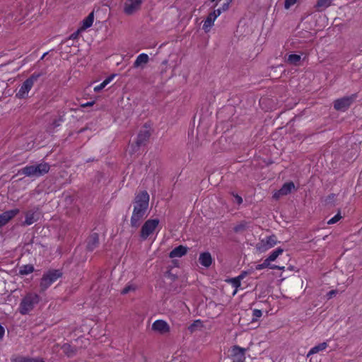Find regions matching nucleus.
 I'll list each match as a JSON object with an SVG mask.
<instances>
[{
    "label": "nucleus",
    "mask_w": 362,
    "mask_h": 362,
    "mask_svg": "<svg viewBox=\"0 0 362 362\" xmlns=\"http://www.w3.org/2000/svg\"><path fill=\"white\" fill-rule=\"evenodd\" d=\"M149 194L146 191H142L135 196L133 205L134 209L131 217L132 227L138 228L141 221L147 216Z\"/></svg>",
    "instance_id": "obj_1"
},
{
    "label": "nucleus",
    "mask_w": 362,
    "mask_h": 362,
    "mask_svg": "<svg viewBox=\"0 0 362 362\" xmlns=\"http://www.w3.org/2000/svg\"><path fill=\"white\" fill-rule=\"evenodd\" d=\"M50 166L47 163H41L37 165H27L18 171L21 175L28 177H40L49 170Z\"/></svg>",
    "instance_id": "obj_2"
},
{
    "label": "nucleus",
    "mask_w": 362,
    "mask_h": 362,
    "mask_svg": "<svg viewBox=\"0 0 362 362\" xmlns=\"http://www.w3.org/2000/svg\"><path fill=\"white\" fill-rule=\"evenodd\" d=\"M40 301V296L33 293H28L21 300L19 306V312L22 315H26L31 311L35 305Z\"/></svg>",
    "instance_id": "obj_3"
},
{
    "label": "nucleus",
    "mask_w": 362,
    "mask_h": 362,
    "mask_svg": "<svg viewBox=\"0 0 362 362\" xmlns=\"http://www.w3.org/2000/svg\"><path fill=\"white\" fill-rule=\"evenodd\" d=\"M62 276L59 269H52L42 275L40 284V292L46 291L54 282Z\"/></svg>",
    "instance_id": "obj_4"
},
{
    "label": "nucleus",
    "mask_w": 362,
    "mask_h": 362,
    "mask_svg": "<svg viewBox=\"0 0 362 362\" xmlns=\"http://www.w3.org/2000/svg\"><path fill=\"white\" fill-rule=\"evenodd\" d=\"M42 76L41 73H33L29 78H28L20 87L16 97L18 98H24L31 90L34 83L37 81L39 78Z\"/></svg>",
    "instance_id": "obj_5"
},
{
    "label": "nucleus",
    "mask_w": 362,
    "mask_h": 362,
    "mask_svg": "<svg viewBox=\"0 0 362 362\" xmlns=\"http://www.w3.org/2000/svg\"><path fill=\"white\" fill-rule=\"evenodd\" d=\"M159 220L158 218L147 220L141 227L140 237L142 240H146L148 236L152 235L156 228L158 226Z\"/></svg>",
    "instance_id": "obj_6"
},
{
    "label": "nucleus",
    "mask_w": 362,
    "mask_h": 362,
    "mask_svg": "<svg viewBox=\"0 0 362 362\" xmlns=\"http://www.w3.org/2000/svg\"><path fill=\"white\" fill-rule=\"evenodd\" d=\"M356 98V94H352L349 96H344L343 98L337 99L334 102V107L336 110L344 112L349 108Z\"/></svg>",
    "instance_id": "obj_7"
},
{
    "label": "nucleus",
    "mask_w": 362,
    "mask_h": 362,
    "mask_svg": "<svg viewBox=\"0 0 362 362\" xmlns=\"http://www.w3.org/2000/svg\"><path fill=\"white\" fill-rule=\"evenodd\" d=\"M143 0H124L123 11L127 16H132L138 11L141 6Z\"/></svg>",
    "instance_id": "obj_8"
},
{
    "label": "nucleus",
    "mask_w": 362,
    "mask_h": 362,
    "mask_svg": "<svg viewBox=\"0 0 362 362\" xmlns=\"http://www.w3.org/2000/svg\"><path fill=\"white\" fill-rule=\"evenodd\" d=\"M277 238L275 235L267 236L257 244L256 248L260 252H264L273 247L277 243Z\"/></svg>",
    "instance_id": "obj_9"
},
{
    "label": "nucleus",
    "mask_w": 362,
    "mask_h": 362,
    "mask_svg": "<svg viewBox=\"0 0 362 362\" xmlns=\"http://www.w3.org/2000/svg\"><path fill=\"white\" fill-rule=\"evenodd\" d=\"M151 136V132L147 129L140 130L137 135L135 145L132 146L133 151L136 152L141 146L146 145Z\"/></svg>",
    "instance_id": "obj_10"
},
{
    "label": "nucleus",
    "mask_w": 362,
    "mask_h": 362,
    "mask_svg": "<svg viewBox=\"0 0 362 362\" xmlns=\"http://www.w3.org/2000/svg\"><path fill=\"white\" fill-rule=\"evenodd\" d=\"M247 349L235 345L231 347L230 358L232 362H245Z\"/></svg>",
    "instance_id": "obj_11"
},
{
    "label": "nucleus",
    "mask_w": 362,
    "mask_h": 362,
    "mask_svg": "<svg viewBox=\"0 0 362 362\" xmlns=\"http://www.w3.org/2000/svg\"><path fill=\"white\" fill-rule=\"evenodd\" d=\"M20 212L18 209H14L4 211L0 214V228L6 225L13 218Z\"/></svg>",
    "instance_id": "obj_12"
},
{
    "label": "nucleus",
    "mask_w": 362,
    "mask_h": 362,
    "mask_svg": "<svg viewBox=\"0 0 362 362\" xmlns=\"http://www.w3.org/2000/svg\"><path fill=\"white\" fill-rule=\"evenodd\" d=\"M99 235L97 233H93L87 239L86 248L88 251L92 252L99 246Z\"/></svg>",
    "instance_id": "obj_13"
},
{
    "label": "nucleus",
    "mask_w": 362,
    "mask_h": 362,
    "mask_svg": "<svg viewBox=\"0 0 362 362\" xmlns=\"http://www.w3.org/2000/svg\"><path fill=\"white\" fill-rule=\"evenodd\" d=\"M152 329L160 334H165L170 331V327L165 321L158 320L153 323Z\"/></svg>",
    "instance_id": "obj_14"
},
{
    "label": "nucleus",
    "mask_w": 362,
    "mask_h": 362,
    "mask_svg": "<svg viewBox=\"0 0 362 362\" xmlns=\"http://www.w3.org/2000/svg\"><path fill=\"white\" fill-rule=\"evenodd\" d=\"M25 219L21 223L22 226H30L33 223L36 222L39 218V215L36 211L33 210H29L25 212Z\"/></svg>",
    "instance_id": "obj_15"
},
{
    "label": "nucleus",
    "mask_w": 362,
    "mask_h": 362,
    "mask_svg": "<svg viewBox=\"0 0 362 362\" xmlns=\"http://www.w3.org/2000/svg\"><path fill=\"white\" fill-rule=\"evenodd\" d=\"M149 61V57L148 54L145 53L140 54L136 59L135 62L133 64L134 68H144L146 64H148Z\"/></svg>",
    "instance_id": "obj_16"
},
{
    "label": "nucleus",
    "mask_w": 362,
    "mask_h": 362,
    "mask_svg": "<svg viewBox=\"0 0 362 362\" xmlns=\"http://www.w3.org/2000/svg\"><path fill=\"white\" fill-rule=\"evenodd\" d=\"M188 248L184 245L175 247L169 254L170 258L181 257L187 254Z\"/></svg>",
    "instance_id": "obj_17"
},
{
    "label": "nucleus",
    "mask_w": 362,
    "mask_h": 362,
    "mask_svg": "<svg viewBox=\"0 0 362 362\" xmlns=\"http://www.w3.org/2000/svg\"><path fill=\"white\" fill-rule=\"evenodd\" d=\"M199 262L202 266L205 267H210L212 263V257L210 252H202L199 257Z\"/></svg>",
    "instance_id": "obj_18"
},
{
    "label": "nucleus",
    "mask_w": 362,
    "mask_h": 362,
    "mask_svg": "<svg viewBox=\"0 0 362 362\" xmlns=\"http://www.w3.org/2000/svg\"><path fill=\"white\" fill-rule=\"evenodd\" d=\"M12 362H45L42 358H30L23 356H16L11 358Z\"/></svg>",
    "instance_id": "obj_19"
},
{
    "label": "nucleus",
    "mask_w": 362,
    "mask_h": 362,
    "mask_svg": "<svg viewBox=\"0 0 362 362\" xmlns=\"http://www.w3.org/2000/svg\"><path fill=\"white\" fill-rule=\"evenodd\" d=\"M62 349L64 354L69 358L73 357L77 352L76 347L72 346L71 344L67 343L62 345Z\"/></svg>",
    "instance_id": "obj_20"
},
{
    "label": "nucleus",
    "mask_w": 362,
    "mask_h": 362,
    "mask_svg": "<svg viewBox=\"0 0 362 362\" xmlns=\"http://www.w3.org/2000/svg\"><path fill=\"white\" fill-rule=\"evenodd\" d=\"M295 189V185L293 182H288L284 183L281 189L279 190V194H281L283 196L287 195L291 192L293 189Z\"/></svg>",
    "instance_id": "obj_21"
},
{
    "label": "nucleus",
    "mask_w": 362,
    "mask_h": 362,
    "mask_svg": "<svg viewBox=\"0 0 362 362\" xmlns=\"http://www.w3.org/2000/svg\"><path fill=\"white\" fill-rule=\"evenodd\" d=\"M216 20V16L215 15H211V13H209L206 18L205 19V21H204V24H203V30L206 32V33H208L211 28L214 25V23Z\"/></svg>",
    "instance_id": "obj_22"
},
{
    "label": "nucleus",
    "mask_w": 362,
    "mask_h": 362,
    "mask_svg": "<svg viewBox=\"0 0 362 362\" xmlns=\"http://www.w3.org/2000/svg\"><path fill=\"white\" fill-rule=\"evenodd\" d=\"M332 1V0H317L315 7L317 11H323L331 5Z\"/></svg>",
    "instance_id": "obj_23"
},
{
    "label": "nucleus",
    "mask_w": 362,
    "mask_h": 362,
    "mask_svg": "<svg viewBox=\"0 0 362 362\" xmlns=\"http://www.w3.org/2000/svg\"><path fill=\"white\" fill-rule=\"evenodd\" d=\"M93 20H94V13H93V11H92L82 21V26L81 28V30H84L90 28L93 25Z\"/></svg>",
    "instance_id": "obj_24"
},
{
    "label": "nucleus",
    "mask_w": 362,
    "mask_h": 362,
    "mask_svg": "<svg viewBox=\"0 0 362 362\" xmlns=\"http://www.w3.org/2000/svg\"><path fill=\"white\" fill-rule=\"evenodd\" d=\"M249 227V223L245 221H242L238 224L234 226L233 231L236 233H242L245 231Z\"/></svg>",
    "instance_id": "obj_25"
},
{
    "label": "nucleus",
    "mask_w": 362,
    "mask_h": 362,
    "mask_svg": "<svg viewBox=\"0 0 362 362\" xmlns=\"http://www.w3.org/2000/svg\"><path fill=\"white\" fill-rule=\"evenodd\" d=\"M327 347V344L326 342H322L319 344L317 346L313 347L308 352L307 357H309L310 355L315 354L320 351L325 350Z\"/></svg>",
    "instance_id": "obj_26"
},
{
    "label": "nucleus",
    "mask_w": 362,
    "mask_h": 362,
    "mask_svg": "<svg viewBox=\"0 0 362 362\" xmlns=\"http://www.w3.org/2000/svg\"><path fill=\"white\" fill-rule=\"evenodd\" d=\"M115 77V75H111L106 78L100 85L95 86L94 88L95 92H100L101 90H103L108 83H110V81L112 80V78Z\"/></svg>",
    "instance_id": "obj_27"
},
{
    "label": "nucleus",
    "mask_w": 362,
    "mask_h": 362,
    "mask_svg": "<svg viewBox=\"0 0 362 362\" xmlns=\"http://www.w3.org/2000/svg\"><path fill=\"white\" fill-rule=\"evenodd\" d=\"M34 271V267L31 264H25L20 268L19 274L21 275H27Z\"/></svg>",
    "instance_id": "obj_28"
},
{
    "label": "nucleus",
    "mask_w": 362,
    "mask_h": 362,
    "mask_svg": "<svg viewBox=\"0 0 362 362\" xmlns=\"http://www.w3.org/2000/svg\"><path fill=\"white\" fill-rule=\"evenodd\" d=\"M271 260H269V258L267 257V259H265L264 260V262H262V264L264 265V268H269V269H279V270H284V267H281V266H278V265H276V264H271Z\"/></svg>",
    "instance_id": "obj_29"
},
{
    "label": "nucleus",
    "mask_w": 362,
    "mask_h": 362,
    "mask_svg": "<svg viewBox=\"0 0 362 362\" xmlns=\"http://www.w3.org/2000/svg\"><path fill=\"white\" fill-rule=\"evenodd\" d=\"M300 59H301V57L300 55L296 54H291L288 55V59H287V62L291 64H293V65H297L300 62Z\"/></svg>",
    "instance_id": "obj_30"
},
{
    "label": "nucleus",
    "mask_w": 362,
    "mask_h": 362,
    "mask_svg": "<svg viewBox=\"0 0 362 362\" xmlns=\"http://www.w3.org/2000/svg\"><path fill=\"white\" fill-rule=\"evenodd\" d=\"M283 252L284 250L281 247L276 248L268 256L269 260H271L272 262L276 260V258L283 253Z\"/></svg>",
    "instance_id": "obj_31"
},
{
    "label": "nucleus",
    "mask_w": 362,
    "mask_h": 362,
    "mask_svg": "<svg viewBox=\"0 0 362 362\" xmlns=\"http://www.w3.org/2000/svg\"><path fill=\"white\" fill-rule=\"evenodd\" d=\"M228 281L231 283L233 287L235 288L233 292V295H235L237 292L238 288L241 286V281L238 277H235L228 279Z\"/></svg>",
    "instance_id": "obj_32"
},
{
    "label": "nucleus",
    "mask_w": 362,
    "mask_h": 362,
    "mask_svg": "<svg viewBox=\"0 0 362 362\" xmlns=\"http://www.w3.org/2000/svg\"><path fill=\"white\" fill-rule=\"evenodd\" d=\"M202 321L200 320H197L194 321V322L188 327V329L192 333L197 330L198 327H202Z\"/></svg>",
    "instance_id": "obj_33"
},
{
    "label": "nucleus",
    "mask_w": 362,
    "mask_h": 362,
    "mask_svg": "<svg viewBox=\"0 0 362 362\" xmlns=\"http://www.w3.org/2000/svg\"><path fill=\"white\" fill-rule=\"evenodd\" d=\"M136 290V286L132 285V284H130V285H127L121 291V293L123 294V295H125V294H127L129 292L132 291H135Z\"/></svg>",
    "instance_id": "obj_34"
},
{
    "label": "nucleus",
    "mask_w": 362,
    "mask_h": 362,
    "mask_svg": "<svg viewBox=\"0 0 362 362\" xmlns=\"http://www.w3.org/2000/svg\"><path fill=\"white\" fill-rule=\"evenodd\" d=\"M262 315V310L258 309H255L252 311V322H255L257 320V318L260 317Z\"/></svg>",
    "instance_id": "obj_35"
},
{
    "label": "nucleus",
    "mask_w": 362,
    "mask_h": 362,
    "mask_svg": "<svg viewBox=\"0 0 362 362\" xmlns=\"http://www.w3.org/2000/svg\"><path fill=\"white\" fill-rule=\"evenodd\" d=\"M341 218V216L340 215V213H338L333 218H332L331 219H329L327 221V224H329V225L334 224V223H337V221H339Z\"/></svg>",
    "instance_id": "obj_36"
},
{
    "label": "nucleus",
    "mask_w": 362,
    "mask_h": 362,
    "mask_svg": "<svg viewBox=\"0 0 362 362\" xmlns=\"http://www.w3.org/2000/svg\"><path fill=\"white\" fill-rule=\"evenodd\" d=\"M63 117L60 116L58 119H55L52 121V125L54 128L57 127L60 125V123L63 122Z\"/></svg>",
    "instance_id": "obj_37"
},
{
    "label": "nucleus",
    "mask_w": 362,
    "mask_h": 362,
    "mask_svg": "<svg viewBox=\"0 0 362 362\" xmlns=\"http://www.w3.org/2000/svg\"><path fill=\"white\" fill-rule=\"evenodd\" d=\"M296 1H297V0H285V1H284L285 8H286V9L289 8L291 6L295 4Z\"/></svg>",
    "instance_id": "obj_38"
},
{
    "label": "nucleus",
    "mask_w": 362,
    "mask_h": 362,
    "mask_svg": "<svg viewBox=\"0 0 362 362\" xmlns=\"http://www.w3.org/2000/svg\"><path fill=\"white\" fill-rule=\"evenodd\" d=\"M251 274V271H243L241 273L237 276L240 281L243 280L245 276L248 274Z\"/></svg>",
    "instance_id": "obj_39"
},
{
    "label": "nucleus",
    "mask_w": 362,
    "mask_h": 362,
    "mask_svg": "<svg viewBox=\"0 0 362 362\" xmlns=\"http://www.w3.org/2000/svg\"><path fill=\"white\" fill-rule=\"evenodd\" d=\"M337 293V290H331L327 293V296L328 299L332 298L334 296H335Z\"/></svg>",
    "instance_id": "obj_40"
},
{
    "label": "nucleus",
    "mask_w": 362,
    "mask_h": 362,
    "mask_svg": "<svg viewBox=\"0 0 362 362\" xmlns=\"http://www.w3.org/2000/svg\"><path fill=\"white\" fill-rule=\"evenodd\" d=\"M232 1V0H229V1H228V2L225 3V4H223L222 5L221 8H220L221 9V12H223V11H227V10L228 9V8H229V3H230V1Z\"/></svg>",
    "instance_id": "obj_41"
},
{
    "label": "nucleus",
    "mask_w": 362,
    "mask_h": 362,
    "mask_svg": "<svg viewBox=\"0 0 362 362\" xmlns=\"http://www.w3.org/2000/svg\"><path fill=\"white\" fill-rule=\"evenodd\" d=\"M221 8H218L216 10H214L213 12L210 13L211 15H215L216 16V18L219 16L221 13Z\"/></svg>",
    "instance_id": "obj_42"
},
{
    "label": "nucleus",
    "mask_w": 362,
    "mask_h": 362,
    "mask_svg": "<svg viewBox=\"0 0 362 362\" xmlns=\"http://www.w3.org/2000/svg\"><path fill=\"white\" fill-rule=\"evenodd\" d=\"M80 30H81V28L79 30H78L77 31H76L75 33H72L70 36V38L74 39V40L76 39L78 36Z\"/></svg>",
    "instance_id": "obj_43"
},
{
    "label": "nucleus",
    "mask_w": 362,
    "mask_h": 362,
    "mask_svg": "<svg viewBox=\"0 0 362 362\" xmlns=\"http://www.w3.org/2000/svg\"><path fill=\"white\" fill-rule=\"evenodd\" d=\"M93 104H94V102L91 101V102H88L86 103L81 104V106L82 107H86L92 106V105H93Z\"/></svg>",
    "instance_id": "obj_44"
},
{
    "label": "nucleus",
    "mask_w": 362,
    "mask_h": 362,
    "mask_svg": "<svg viewBox=\"0 0 362 362\" xmlns=\"http://www.w3.org/2000/svg\"><path fill=\"white\" fill-rule=\"evenodd\" d=\"M235 198L236 202H237V203H238V204H241L243 203V198H242L240 196H239V195L236 194V195L235 196Z\"/></svg>",
    "instance_id": "obj_45"
},
{
    "label": "nucleus",
    "mask_w": 362,
    "mask_h": 362,
    "mask_svg": "<svg viewBox=\"0 0 362 362\" xmlns=\"http://www.w3.org/2000/svg\"><path fill=\"white\" fill-rule=\"evenodd\" d=\"M264 269V267L262 264H262H259L255 266V269L256 270H261V269Z\"/></svg>",
    "instance_id": "obj_46"
},
{
    "label": "nucleus",
    "mask_w": 362,
    "mask_h": 362,
    "mask_svg": "<svg viewBox=\"0 0 362 362\" xmlns=\"http://www.w3.org/2000/svg\"><path fill=\"white\" fill-rule=\"evenodd\" d=\"M281 194H279V191L274 194L273 197L276 199H279Z\"/></svg>",
    "instance_id": "obj_47"
},
{
    "label": "nucleus",
    "mask_w": 362,
    "mask_h": 362,
    "mask_svg": "<svg viewBox=\"0 0 362 362\" xmlns=\"http://www.w3.org/2000/svg\"><path fill=\"white\" fill-rule=\"evenodd\" d=\"M48 54V52H45L43 54V55L41 57V59H43L45 58V57Z\"/></svg>",
    "instance_id": "obj_48"
}]
</instances>
